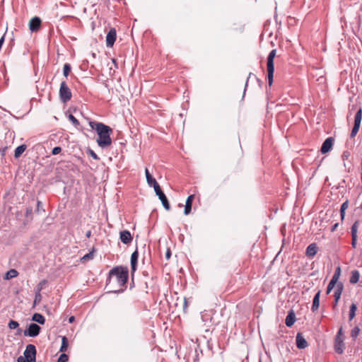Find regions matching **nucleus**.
<instances>
[{"label": "nucleus", "mask_w": 362, "mask_h": 362, "mask_svg": "<svg viewBox=\"0 0 362 362\" xmlns=\"http://www.w3.org/2000/svg\"><path fill=\"white\" fill-rule=\"evenodd\" d=\"M17 362H25V359H24L22 356H20V357L18 358Z\"/></svg>", "instance_id": "obj_52"}, {"label": "nucleus", "mask_w": 362, "mask_h": 362, "mask_svg": "<svg viewBox=\"0 0 362 362\" xmlns=\"http://www.w3.org/2000/svg\"><path fill=\"white\" fill-rule=\"evenodd\" d=\"M62 151V148L59 146H56L52 149V153L53 155H57Z\"/></svg>", "instance_id": "obj_39"}, {"label": "nucleus", "mask_w": 362, "mask_h": 362, "mask_svg": "<svg viewBox=\"0 0 362 362\" xmlns=\"http://www.w3.org/2000/svg\"><path fill=\"white\" fill-rule=\"evenodd\" d=\"M340 272H341L340 267H338L336 269V270H335V272H334V275H333V276H332V279H334V280L337 281V279H338V278H339V275H340Z\"/></svg>", "instance_id": "obj_37"}, {"label": "nucleus", "mask_w": 362, "mask_h": 362, "mask_svg": "<svg viewBox=\"0 0 362 362\" xmlns=\"http://www.w3.org/2000/svg\"><path fill=\"white\" fill-rule=\"evenodd\" d=\"M40 327L37 324L32 323L29 325L28 328L24 331V335L28 337H36L40 332Z\"/></svg>", "instance_id": "obj_7"}, {"label": "nucleus", "mask_w": 362, "mask_h": 362, "mask_svg": "<svg viewBox=\"0 0 362 362\" xmlns=\"http://www.w3.org/2000/svg\"><path fill=\"white\" fill-rule=\"evenodd\" d=\"M335 339H343V330L342 327H340L337 332Z\"/></svg>", "instance_id": "obj_40"}, {"label": "nucleus", "mask_w": 362, "mask_h": 362, "mask_svg": "<svg viewBox=\"0 0 362 362\" xmlns=\"http://www.w3.org/2000/svg\"><path fill=\"white\" fill-rule=\"evenodd\" d=\"M89 125L97 132L98 135L97 143L100 147L105 148L112 144L110 134L112 132V129L110 127L103 123L95 122H90Z\"/></svg>", "instance_id": "obj_1"}, {"label": "nucleus", "mask_w": 362, "mask_h": 362, "mask_svg": "<svg viewBox=\"0 0 362 362\" xmlns=\"http://www.w3.org/2000/svg\"><path fill=\"white\" fill-rule=\"evenodd\" d=\"M354 117L362 119V108L361 107H359V109L357 110Z\"/></svg>", "instance_id": "obj_43"}, {"label": "nucleus", "mask_w": 362, "mask_h": 362, "mask_svg": "<svg viewBox=\"0 0 362 362\" xmlns=\"http://www.w3.org/2000/svg\"><path fill=\"white\" fill-rule=\"evenodd\" d=\"M357 238L358 235H351V246L353 248H356L357 245Z\"/></svg>", "instance_id": "obj_38"}, {"label": "nucleus", "mask_w": 362, "mask_h": 362, "mask_svg": "<svg viewBox=\"0 0 362 362\" xmlns=\"http://www.w3.org/2000/svg\"><path fill=\"white\" fill-rule=\"evenodd\" d=\"M317 254V245L316 243L310 244L306 249V256L309 258H313Z\"/></svg>", "instance_id": "obj_16"}, {"label": "nucleus", "mask_w": 362, "mask_h": 362, "mask_svg": "<svg viewBox=\"0 0 362 362\" xmlns=\"http://www.w3.org/2000/svg\"><path fill=\"white\" fill-rule=\"evenodd\" d=\"M194 199V194H191L187 197V199L186 200L185 206V210H184V214L185 215H188L190 214Z\"/></svg>", "instance_id": "obj_14"}, {"label": "nucleus", "mask_w": 362, "mask_h": 362, "mask_svg": "<svg viewBox=\"0 0 362 362\" xmlns=\"http://www.w3.org/2000/svg\"><path fill=\"white\" fill-rule=\"evenodd\" d=\"M358 226H359V221H358V220L356 221L353 223V225L351 226V235H357Z\"/></svg>", "instance_id": "obj_26"}, {"label": "nucleus", "mask_w": 362, "mask_h": 362, "mask_svg": "<svg viewBox=\"0 0 362 362\" xmlns=\"http://www.w3.org/2000/svg\"><path fill=\"white\" fill-rule=\"evenodd\" d=\"M139 257V252L137 250H135L131 256V267L132 272H135L136 269L137 260Z\"/></svg>", "instance_id": "obj_19"}, {"label": "nucleus", "mask_w": 362, "mask_h": 362, "mask_svg": "<svg viewBox=\"0 0 362 362\" xmlns=\"http://www.w3.org/2000/svg\"><path fill=\"white\" fill-rule=\"evenodd\" d=\"M119 238L122 243L126 245L130 244L133 240L131 233L127 230H122L119 233Z\"/></svg>", "instance_id": "obj_11"}, {"label": "nucleus", "mask_w": 362, "mask_h": 362, "mask_svg": "<svg viewBox=\"0 0 362 362\" xmlns=\"http://www.w3.org/2000/svg\"><path fill=\"white\" fill-rule=\"evenodd\" d=\"M86 235H87V237H90V231H88V232L87 233Z\"/></svg>", "instance_id": "obj_55"}, {"label": "nucleus", "mask_w": 362, "mask_h": 362, "mask_svg": "<svg viewBox=\"0 0 362 362\" xmlns=\"http://www.w3.org/2000/svg\"><path fill=\"white\" fill-rule=\"evenodd\" d=\"M359 128L360 127H356V126H354L353 127L352 130H351V134H350V138L351 139H353V138H354L356 136V135L358 132Z\"/></svg>", "instance_id": "obj_31"}, {"label": "nucleus", "mask_w": 362, "mask_h": 362, "mask_svg": "<svg viewBox=\"0 0 362 362\" xmlns=\"http://www.w3.org/2000/svg\"><path fill=\"white\" fill-rule=\"evenodd\" d=\"M344 339H335L334 351L337 354H341L344 352Z\"/></svg>", "instance_id": "obj_13"}, {"label": "nucleus", "mask_w": 362, "mask_h": 362, "mask_svg": "<svg viewBox=\"0 0 362 362\" xmlns=\"http://www.w3.org/2000/svg\"><path fill=\"white\" fill-rule=\"evenodd\" d=\"M170 255L171 254H170V250H168V251L166 252V255H166V258L169 259L170 257Z\"/></svg>", "instance_id": "obj_51"}, {"label": "nucleus", "mask_w": 362, "mask_h": 362, "mask_svg": "<svg viewBox=\"0 0 362 362\" xmlns=\"http://www.w3.org/2000/svg\"><path fill=\"white\" fill-rule=\"evenodd\" d=\"M93 258V252H90L89 253L85 255L82 258L81 260L83 262H86L89 259H91Z\"/></svg>", "instance_id": "obj_29"}, {"label": "nucleus", "mask_w": 362, "mask_h": 362, "mask_svg": "<svg viewBox=\"0 0 362 362\" xmlns=\"http://www.w3.org/2000/svg\"><path fill=\"white\" fill-rule=\"evenodd\" d=\"M33 320H34L41 325H44L45 322V317L40 313H35L33 316Z\"/></svg>", "instance_id": "obj_24"}, {"label": "nucleus", "mask_w": 362, "mask_h": 362, "mask_svg": "<svg viewBox=\"0 0 362 362\" xmlns=\"http://www.w3.org/2000/svg\"><path fill=\"white\" fill-rule=\"evenodd\" d=\"M359 331L360 329L358 327H355L354 328H353L351 332V337L354 339L356 338L358 335Z\"/></svg>", "instance_id": "obj_32"}, {"label": "nucleus", "mask_w": 362, "mask_h": 362, "mask_svg": "<svg viewBox=\"0 0 362 362\" xmlns=\"http://www.w3.org/2000/svg\"><path fill=\"white\" fill-rule=\"evenodd\" d=\"M320 291H318V293H317V295H318V297L320 296Z\"/></svg>", "instance_id": "obj_57"}, {"label": "nucleus", "mask_w": 362, "mask_h": 362, "mask_svg": "<svg viewBox=\"0 0 362 362\" xmlns=\"http://www.w3.org/2000/svg\"><path fill=\"white\" fill-rule=\"evenodd\" d=\"M312 308L313 310H315V309H317V293L313 297Z\"/></svg>", "instance_id": "obj_41"}, {"label": "nucleus", "mask_w": 362, "mask_h": 362, "mask_svg": "<svg viewBox=\"0 0 362 362\" xmlns=\"http://www.w3.org/2000/svg\"><path fill=\"white\" fill-rule=\"evenodd\" d=\"M42 300V295L40 292H36L34 300V305L38 304L40 303Z\"/></svg>", "instance_id": "obj_30"}, {"label": "nucleus", "mask_w": 362, "mask_h": 362, "mask_svg": "<svg viewBox=\"0 0 362 362\" xmlns=\"http://www.w3.org/2000/svg\"><path fill=\"white\" fill-rule=\"evenodd\" d=\"M26 362H35L36 360V349L33 344H28L24 351Z\"/></svg>", "instance_id": "obj_5"}, {"label": "nucleus", "mask_w": 362, "mask_h": 362, "mask_svg": "<svg viewBox=\"0 0 362 362\" xmlns=\"http://www.w3.org/2000/svg\"><path fill=\"white\" fill-rule=\"evenodd\" d=\"M360 209H362V203H361V205L360 206Z\"/></svg>", "instance_id": "obj_58"}, {"label": "nucleus", "mask_w": 362, "mask_h": 362, "mask_svg": "<svg viewBox=\"0 0 362 362\" xmlns=\"http://www.w3.org/2000/svg\"><path fill=\"white\" fill-rule=\"evenodd\" d=\"M356 309H357L356 305L355 303H352L350 306L349 311L356 313Z\"/></svg>", "instance_id": "obj_46"}, {"label": "nucleus", "mask_w": 362, "mask_h": 362, "mask_svg": "<svg viewBox=\"0 0 362 362\" xmlns=\"http://www.w3.org/2000/svg\"><path fill=\"white\" fill-rule=\"evenodd\" d=\"M361 182H362V169H361Z\"/></svg>", "instance_id": "obj_56"}, {"label": "nucleus", "mask_w": 362, "mask_h": 362, "mask_svg": "<svg viewBox=\"0 0 362 362\" xmlns=\"http://www.w3.org/2000/svg\"><path fill=\"white\" fill-rule=\"evenodd\" d=\"M128 280V271L121 267H117L110 270L109 273V279L107 285H117V290L115 291H122L125 286Z\"/></svg>", "instance_id": "obj_2"}, {"label": "nucleus", "mask_w": 362, "mask_h": 362, "mask_svg": "<svg viewBox=\"0 0 362 362\" xmlns=\"http://www.w3.org/2000/svg\"><path fill=\"white\" fill-rule=\"evenodd\" d=\"M359 272L358 270H353L351 272V276L350 277L349 282L353 284H356L359 280Z\"/></svg>", "instance_id": "obj_20"}, {"label": "nucleus", "mask_w": 362, "mask_h": 362, "mask_svg": "<svg viewBox=\"0 0 362 362\" xmlns=\"http://www.w3.org/2000/svg\"><path fill=\"white\" fill-rule=\"evenodd\" d=\"M19 326V324L18 322L16 321H14V320H11L8 323V327L11 329H16Z\"/></svg>", "instance_id": "obj_33"}, {"label": "nucleus", "mask_w": 362, "mask_h": 362, "mask_svg": "<svg viewBox=\"0 0 362 362\" xmlns=\"http://www.w3.org/2000/svg\"><path fill=\"white\" fill-rule=\"evenodd\" d=\"M350 156V153L348 151H344L342 153V159L344 160H347Z\"/></svg>", "instance_id": "obj_42"}, {"label": "nucleus", "mask_w": 362, "mask_h": 362, "mask_svg": "<svg viewBox=\"0 0 362 362\" xmlns=\"http://www.w3.org/2000/svg\"><path fill=\"white\" fill-rule=\"evenodd\" d=\"M154 190H155L156 194L158 196L159 199L161 201L163 207L166 210H169L170 208V204L168 202V200L166 196L165 195L163 192L161 190L160 185L155 186Z\"/></svg>", "instance_id": "obj_6"}, {"label": "nucleus", "mask_w": 362, "mask_h": 362, "mask_svg": "<svg viewBox=\"0 0 362 362\" xmlns=\"http://www.w3.org/2000/svg\"><path fill=\"white\" fill-rule=\"evenodd\" d=\"M68 359V356L66 354L63 353L59 356L57 362H67Z\"/></svg>", "instance_id": "obj_35"}, {"label": "nucleus", "mask_w": 362, "mask_h": 362, "mask_svg": "<svg viewBox=\"0 0 362 362\" xmlns=\"http://www.w3.org/2000/svg\"><path fill=\"white\" fill-rule=\"evenodd\" d=\"M334 139L333 137H328L325 139V141L323 142L320 151L322 154H325L328 152H329L334 145Z\"/></svg>", "instance_id": "obj_8"}, {"label": "nucleus", "mask_w": 362, "mask_h": 362, "mask_svg": "<svg viewBox=\"0 0 362 362\" xmlns=\"http://www.w3.org/2000/svg\"><path fill=\"white\" fill-rule=\"evenodd\" d=\"M344 286L343 284L339 282L337 284V288L334 293V297L336 300V303H338V301L341 297V293L343 291Z\"/></svg>", "instance_id": "obj_18"}, {"label": "nucleus", "mask_w": 362, "mask_h": 362, "mask_svg": "<svg viewBox=\"0 0 362 362\" xmlns=\"http://www.w3.org/2000/svg\"><path fill=\"white\" fill-rule=\"evenodd\" d=\"M69 119L72 122V124L75 127H78L79 125V122L73 115L70 114L69 115Z\"/></svg>", "instance_id": "obj_28"}, {"label": "nucleus", "mask_w": 362, "mask_h": 362, "mask_svg": "<svg viewBox=\"0 0 362 362\" xmlns=\"http://www.w3.org/2000/svg\"><path fill=\"white\" fill-rule=\"evenodd\" d=\"M355 317V313L349 311V320H351Z\"/></svg>", "instance_id": "obj_48"}, {"label": "nucleus", "mask_w": 362, "mask_h": 362, "mask_svg": "<svg viewBox=\"0 0 362 362\" xmlns=\"http://www.w3.org/2000/svg\"><path fill=\"white\" fill-rule=\"evenodd\" d=\"M47 280H42V281H41L38 284V285H37V292H40V291L42 290V288H43L44 286L47 284Z\"/></svg>", "instance_id": "obj_34"}, {"label": "nucleus", "mask_w": 362, "mask_h": 362, "mask_svg": "<svg viewBox=\"0 0 362 362\" xmlns=\"http://www.w3.org/2000/svg\"><path fill=\"white\" fill-rule=\"evenodd\" d=\"M74 320H75V317H74V316H71V317L69 318V322L70 323L74 322Z\"/></svg>", "instance_id": "obj_50"}, {"label": "nucleus", "mask_w": 362, "mask_h": 362, "mask_svg": "<svg viewBox=\"0 0 362 362\" xmlns=\"http://www.w3.org/2000/svg\"><path fill=\"white\" fill-rule=\"evenodd\" d=\"M187 307V302L186 300V299L185 300V303H184V309H186Z\"/></svg>", "instance_id": "obj_53"}, {"label": "nucleus", "mask_w": 362, "mask_h": 362, "mask_svg": "<svg viewBox=\"0 0 362 362\" xmlns=\"http://www.w3.org/2000/svg\"><path fill=\"white\" fill-rule=\"evenodd\" d=\"M361 119H362L354 117V126L360 127Z\"/></svg>", "instance_id": "obj_44"}, {"label": "nucleus", "mask_w": 362, "mask_h": 362, "mask_svg": "<svg viewBox=\"0 0 362 362\" xmlns=\"http://www.w3.org/2000/svg\"><path fill=\"white\" fill-rule=\"evenodd\" d=\"M337 283V281L336 280H334V279H331V281H329L328 286H327V293H329L330 291L333 288V287L334 286V285L336 284Z\"/></svg>", "instance_id": "obj_36"}, {"label": "nucleus", "mask_w": 362, "mask_h": 362, "mask_svg": "<svg viewBox=\"0 0 362 362\" xmlns=\"http://www.w3.org/2000/svg\"><path fill=\"white\" fill-rule=\"evenodd\" d=\"M337 303H336V300L334 299V303H333V307L334 308L335 306H337Z\"/></svg>", "instance_id": "obj_54"}, {"label": "nucleus", "mask_w": 362, "mask_h": 362, "mask_svg": "<svg viewBox=\"0 0 362 362\" xmlns=\"http://www.w3.org/2000/svg\"><path fill=\"white\" fill-rule=\"evenodd\" d=\"M27 146L25 144H22L19 146H18L15 150L14 156L15 158H19L21 154L25 151Z\"/></svg>", "instance_id": "obj_23"}, {"label": "nucleus", "mask_w": 362, "mask_h": 362, "mask_svg": "<svg viewBox=\"0 0 362 362\" xmlns=\"http://www.w3.org/2000/svg\"><path fill=\"white\" fill-rule=\"evenodd\" d=\"M41 19L39 17H33L29 22V28L32 32H37L41 26Z\"/></svg>", "instance_id": "obj_10"}, {"label": "nucleus", "mask_w": 362, "mask_h": 362, "mask_svg": "<svg viewBox=\"0 0 362 362\" xmlns=\"http://www.w3.org/2000/svg\"><path fill=\"white\" fill-rule=\"evenodd\" d=\"M349 207V200L346 199L344 202L342 203V204L341 205V207H340V216H341V220L343 221L344 219V217H345V211L347 209V208Z\"/></svg>", "instance_id": "obj_22"}, {"label": "nucleus", "mask_w": 362, "mask_h": 362, "mask_svg": "<svg viewBox=\"0 0 362 362\" xmlns=\"http://www.w3.org/2000/svg\"><path fill=\"white\" fill-rule=\"evenodd\" d=\"M117 32L115 28H111L106 36V45L108 47H112L116 40Z\"/></svg>", "instance_id": "obj_9"}, {"label": "nucleus", "mask_w": 362, "mask_h": 362, "mask_svg": "<svg viewBox=\"0 0 362 362\" xmlns=\"http://www.w3.org/2000/svg\"><path fill=\"white\" fill-rule=\"evenodd\" d=\"M276 50L272 49L267 57V73H268V83L269 86H272L273 83V78H274V59L276 57Z\"/></svg>", "instance_id": "obj_3"}, {"label": "nucleus", "mask_w": 362, "mask_h": 362, "mask_svg": "<svg viewBox=\"0 0 362 362\" xmlns=\"http://www.w3.org/2000/svg\"><path fill=\"white\" fill-rule=\"evenodd\" d=\"M59 96L62 102L66 103L71 100L72 94L65 81L60 84Z\"/></svg>", "instance_id": "obj_4"}, {"label": "nucleus", "mask_w": 362, "mask_h": 362, "mask_svg": "<svg viewBox=\"0 0 362 362\" xmlns=\"http://www.w3.org/2000/svg\"><path fill=\"white\" fill-rule=\"evenodd\" d=\"M338 225H339V223H335V224L332 227L331 231H332V232H333V231H334V230H336L337 227L338 226Z\"/></svg>", "instance_id": "obj_49"}, {"label": "nucleus", "mask_w": 362, "mask_h": 362, "mask_svg": "<svg viewBox=\"0 0 362 362\" xmlns=\"http://www.w3.org/2000/svg\"><path fill=\"white\" fill-rule=\"evenodd\" d=\"M71 72V66L69 64H65L63 68V73L65 77H67Z\"/></svg>", "instance_id": "obj_27"}, {"label": "nucleus", "mask_w": 362, "mask_h": 362, "mask_svg": "<svg viewBox=\"0 0 362 362\" xmlns=\"http://www.w3.org/2000/svg\"><path fill=\"white\" fill-rule=\"evenodd\" d=\"M18 275V271L14 269H11L6 273V274L4 276V279L9 280L11 279L16 277Z\"/></svg>", "instance_id": "obj_21"}, {"label": "nucleus", "mask_w": 362, "mask_h": 362, "mask_svg": "<svg viewBox=\"0 0 362 362\" xmlns=\"http://www.w3.org/2000/svg\"><path fill=\"white\" fill-rule=\"evenodd\" d=\"M296 322V315L293 310H290L288 312V315L286 317L285 320V324L287 327H291L293 325L294 322Z\"/></svg>", "instance_id": "obj_15"}, {"label": "nucleus", "mask_w": 362, "mask_h": 362, "mask_svg": "<svg viewBox=\"0 0 362 362\" xmlns=\"http://www.w3.org/2000/svg\"><path fill=\"white\" fill-rule=\"evenodd\" d=\"M68 346H69V341H68L67 338L66 337H62L60 351L64 353L67 350Z\"/></svg>", "instance_id": "obj_25"}, {"label": "nucleus", "mask_w": 362, "mask_h": 362, "mask_svg": "<svg viewBox=\"0 0 362 362\" xmlns=\"http://www.w3.org/2000/svg\"><path fill=\"white\" fill-rule=\"evenodd\" d=\"M90 154L91 155V156L95 159V160H98V156L93 151H90Z\"/></svg>", "instance_id": "obj_47"}, {"label": "nucleus", "mask_w": 362, "mask_h": 362, "mask_svg": "<svg viewBox=\"0 0 362 362\" xmlns=\"http://www.w3.org/2000/svg\"><path fill=\"white\" fill-rule=\"evenodd\" d=\"M145 175L146 177L147 183L149 186H153V188H155V186H158V183L156 180L155 178L152 177V175L150 174L148 170L146 168L145 170Z\"/></svg>", "instance_id": "obj_17"}, {"label": "nucleus", "mask_w": 362, "mask_h": 362, "mask_svg": "<svg viewBox=\"0 0 362 362\" xmlns=\"http://www.w3.org/2000/svg\"><path fill=\"white\" fill-rule=\"evenodd\" d=\"M296 346L298 349H303L308 346V342L301 333L296 335Z\"/></svg>", "instance_id": "obj_12"}, {"label": "nucleus", "mask_w": 362, "mask_h": 362, "mask_svg": "<svg viewBox=\"0 0 362 362\" xmlns=\"http://www.w3.org/2000/svg\"><path fill=\"white\" fill-rule=\"evenodd\" d=\"M317 81L318 84L325 83L326 78L323 76H320V77H318Z\"/></svg>", "instance_id": "obj_45"}]
</instances>
